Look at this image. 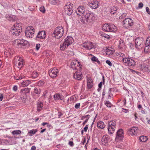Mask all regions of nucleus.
<instances>
[{"mask_svg":"<svg viewBox=\"0 0 150 150\" xmlns=\"http://www.w3.org/2000/svg\"><path fill=\"white\" fill-rule=\"evenodd\" d=\"M95 18V16L93 13L87 12L84 15L81 17L80 20L83 23H90L93 22Z\"/></svg>","mask_w":150,"mask_h":150,"instance_id":"obj_1","label":"nucleus"},{"mask_svg":"<svg viewBox=\"0 0 150 150\" xmlns=\"http://www.w3.org/2000/svg\"><path fill=\"white\" fill-rule=\"evenodd\" d=\"M74 40L71 36H68L60 45V48L62 50H64L73 42Z\"/></svg>","mask_w":150,"mask_h":150,"instance_id":"obj_2","label":"nucleus"},{"mask_svg":"<svg viewBox=\"0 0 150 150\" xmlns=\"http://www.w3.org/2000/svg\"><path fill=\"white\" fill-rule=\"evenodd\" d=\"M14 45L19 48H25L29 45V42L27 41L20 39H17L13 42Z\"/></svg>","mask_w":150,"mask_h":150,"instance_id":"obj_3","label":"nucleus"},{"mask_svg":"<svg viewBox=\"0 0 150 150\" xmlns=\"http://www.w3.org/2000/svg\"><path fill=\"white\" fill-rule=\"evenodd\" d=\"M22 24L17 23H15L11 28V32L16 36L18 35L22 31Z\"/></svg>","mask_w":150,"mask_h":150,"instance_id":"obj_4","label":"nucleus"},{"mask_svg":"<svg viewBox=\"0 0 150 150\" xmlns=\"http://www.w3.org/2000/svg\"><path fill=\"white\" fill-rule=\"evenodd\" d=\"M102 30L105 32H115L116 31V27L113 24L105 23L103 26Z\"/></svg>","mask_w":150,"mask_h":150,"instance_id":"obj_5","label":"nucleus"},{"mask_svg":"<svg viewBox=\"0 0 150 150\" xmlns=\"http://www.w3.org/2000/svg\"><path fill=\"white\" fill-rule=\"evenodd\" d=\"M13 62L15 66L20 69L24 65V62L23 59L19 56H16L13 60Z\"/></svg>","mask_w":150,"mask_h":150,"instance_id":"obj_6","label":"nucleus"},{"mask_svg":"<svg viewBox=\"0 0 150 150\" xmlns=\"http://www.w3.org/2000/svg\"><path fill=\"white\" fill-rule=\"evenodd\" d=\"M73 5L70 2H68L64 7V12L66 14L69 16L72 13Z\"/></svg>","mask_w":150,"mask_h":150,"instance_id":"obj_7","label":"nucleus"},{"mask_svg":"<svg viewBox=\"0 0 150 150\" xmlns=\"http://www.w3.org/2000/svg\"><path fill=\"white\" fill-rule=\"evenodd\" d=\"M122 61L124 64L129 67H133L135 64V62L132 58L129 57H126L122 59Z\"/></svg>","mask_w":150,"mask_h":150,"instance_id":"obj_8","label":"nucleus"},{"mask_svg":"<svg viewBox=\"0 0 150 150\" xmlns=\"http://www.w3.org/2000/svg\"><path fill=\"white\" fill-rule=\"evenodd\" d=\"M64 34V30L61 26H58L55 29L54 34V36L57 38H61Z\"/></svg>","mask_w":150,"mask_h":150,"instance_id":"obj_9","label":"nucleus"},{"mask_svg":"<svg viewBox=\"0 0 150 150\" xmlns=\"http://www.w3.org/2000/svg\"><path fill=\"white\" fill-rule=\"evenodd\" d=\"M35 33V29L32 26H29L27 27L25 32V36L27 38H33Z\"/></svg>","mask_w":150,"mask_h":150,"instance_id":"obj_10","label":"nucleus"},{"mask_svg":"<svg viewBox=\"0 0 150 150\" xmlns=\"http://www.w3.org/2000/svg\"><path fill=\"white\" fill-rule=\"evenodd\" d=\"M123 23V25L125 28L127 29H128L133 25L134 22L131 18H127L124 20Z\"/></svg>","mask_w":150,"mask_h":150,"instance_id":"obj_11","label":"nucleus"},{"mask_svg":"<svg viewBox=\"0 0 150 150\" xmlns=\"http://www.w3.org/2000/svg\"><path fill=\"white\" fill-rule=\"evenodd\" d=\"M87 12L86 8L83 6H79L76 11V14L78 16L84 15Z\"/></svg>","mask_w":150,"mask_h":150,"instance_id":"obj_12","label":"nucleus"},{"mask_svg":"<svg viewBox=\"0 0 150 150\" xmlns=\"http://www.w3.org/2000/svg\"><path fill=\"white\" fill-rule=\"evenodd\" d=\"M123 130L122 129L118 130L116 134V137L115 140L117 142H122L124 137Z\"/></svg>","mask_w":150,"mask_h":150,"instance_id":"obj_13","label":"nucleus"},{"mask_svg":"<svg viewBox=\"0 0 150 150\" xmlns=\"http://www.w3.org/2000/svg\"><path fill=\"white\" fill-rule=\"evenodd\" d=\"M138 68L145 74L147 73L150 71V68L146 64H139L138 66Z\"/></svg>","mask_w":150,"mask_h":150,"instance_id":"obj_14","label":"nucleus"},{"mask_svg":"<svg viewBox=\"0 0 150 150\" xmlns=\"http://www.w3.org/2000/svg\"><path fill=\"white\" fill-rule=\"evenodd\" d=\"M144 40L142 38H137L135 40V46L138 49H139L143 46Z\"/></svg>","mask_w":150,"mask_h":150,"instance_id":"obj_15","label":"nucleus"},{"mask_svg":"<svg viewBox=\"0 0 150 150\" xmlns=\"http://www.w3.org/2000/svg\"><path fill=\"white\" fill-rule=\"evenodd\" d=\"M71 67L74 70H78L81 69L82 65L79 61L75 60L71 62Z\"/></svg>","mask_w":150,"mask_h":150,"instance_id":"obj_16","label":"nucleus"},{"mask_svg":"<svg viewBox=\"0 0 150 150\" xmlns=\"http://www.w3.org/2000/svg\"><path fill=\"white\" fill-rule=\"evenodd\" d=\"M139 130L138 128L136 127H133L128 129L127 132L128 133L132 136L137 135L138 133Z\"/></svg>","mask_w":150,"mask_h":150,"instance_id":"obj_17","label":"nucleus"},{"mask_svg":"<svg viewBox=\"0 0 150 150\" xmlns=\"http://www.w3.org/2000/svg\"><path fill=\"white\" fill-rule=\"evenodd\" d=\"M59 71L56 68H54L50 69L49 71V74L50 76L52 78L56 77L57 76V74L58 73Z\"/></svg>","mask_w":150,"mask_h":150,"instance_id":"obj_18","label":"nucleus"},{"mask_svg":"<svg viewBox=\"0 0 150 150\" xmlns=\"http://www.w3.org/2000/svg\"><path fill=\"white\" fill-rule=\"evenodd\" d=\"M95 46L94 43L90 42H85L83 43L82 47L91 50Z\"/></svg>","mask_w":150,"mask_h":150,"instance_id":"obj_19","label":"nucleus"},{"mask_svg":"<svg viewBox=\"0 0 150 150\" xmlns=\"http://www.w3.org/2000/svg\"><path fill=\"white\" fill-rule=\"evenodd\" d=\"M81 69H79L76 71L74 75V77L76 79L79 80L81 79L82 75V72L81 71Z\"/></svg>","mask_w":150,"mask_h":150,"instance_id":"obj_20","label":"nucleus"},{"mask_svg":"<svg viewBox=\"0 0 150 150\" xmlns=\"http://www.w3.org/2000/svg\"><path fill=\"white\" fill-rule=\"evenodd\" d=\"M110 140V137L108 135L106 134L103 136L101 139L103 145H108Z\"/></svg>","mask_w":150,"mask_h":150,"instance_id":"obj_21","label":"nucleus"},{"mask_svg":"<svg viewBox=\"0 0 150 150\" xmlns=\"http://www.w3.org/2000/svg\"><path fill=\"white\" fill-rule=\"evenodd\" d=\"M98 2L96 0H93L89 4V6L92 9H96L98 6Z\"/></svg>","mask_w":150,"mask_h":150,"instance_id":"obj_22","label":"nucleus"},{"mask_svg":"<svg viewBox=\"0 0 150 150\" xmlns=\"http://www.w3.org/2000/svg\"><path fill=\"white\" fill-rule=\"evenodd\" d=\"M46 37L45 32L44 31H41L39 32L36 38L43 39Z\"/></svg>","mask_w":150,"mask_h":150,"instance_id":"obj_23","label":"nucleus"},{"mask_svg":"<svg viewBox=\"0 0 150 150\" xmlns=\"http://www.w3.org/2000/svg\"><path fill=\"white\" fill-rule=\"evenodd\" d=\"M54 100H63L64 99V96L59 93H56L54 95Z\"/></svg>","mask_w":150,"mask_h":150,"instance_id":"obj_24","label":"nucleus"},{"mask_svg":"<svg viewBox=\"0 0 150 150\" xmlns=\"http://www.w3.org/2000/svg\"><path fill=\"white\" fill-rule=\"evenodd\" d=\"M32 81V80H25L21 83V86L23 87L27 86L31 83Z\"/></svg>","mask_w":150,"mask_h":150,"instance_id":"obj_25","label":"nucleus"},{"mask_svg":"<svg viewBox=\"0 0 150 150\" xmlns=\"http://www.w3.org/2000/svg\"><path fill=\"white\" fill-rule=\"evenodd\" d=\"M87 85L88 88L90 89L92 88L93 85L92 82V80L90 78H88L87 79Z\"/></svg>","mask_w":150,"mask_h":150,"instance_id":"obj_26","label":"nucleus"},{"mask_svg":"<svg viewBox=\"0 0 150 150\" xmlns=\"http://www.w3.org/2000/svg\"><path fill=\"white\" fill-rule=\"evenodd\" d=\"M25 77V74L23 73H21L18 74V76H15L14 78L15 79L17 80H20L24 78Z\"/></svg>","mask_w":150,"mask_h":150,"instance_id":"obj_27","label":"nucleus"},{"mask_svg":"<svg viewBox=\"0 0 150 150\" xmlns=\"http://www.w3.org/2000/svg\"><path fill=\"white\" fill-rule=\"evenodd\" d=\"M97 127L100 129H104L105 126L104 122L102 121H99L97 124Z\"/></svg>","mask_w":150,"mask_h":150,"instance_id":"obj_28","label":"nucleus"},{"mask_svg":"<svg viewBox=\"0 0 150 150\" xmlns=\"http://www.w3.org/2000/svg\"><path fill=\"white\" fill-rule=\"evenodd\" d=\"M76 98L75 96H71L70 98H68L67 100V101L69 103H74L76 101Z\"/></svg>","mask_w":150,"mask_h":150,"instance_id":"obj_29","label":"nucleus"},{"mask_svg":"<svg viewBox=\"0 0 150 150\" xmlns=\"http://www.w3.org/2000/svg\"><path fill=\"white\" fill-rule=\"evenodd\" d=\"M116 126L108 127V133L110 134H112L114 132Z\"/></svg>","mask_w":150,"mask_h":150,"instance_id":"obj_30","label":"nucleus"},{"mask_svg":"<svg viewBox=\"0 0 150 150\" xmlns=\"http://www.w3.org/2000/svg\"><path fill=\"white\" fill-rule=\"evenodd\" d=\"M118 47L120 49H122L123 50H124L125 49V46L122 40H120L119 41V44Z\"/></svg>","mask_w":150,"mask_h":150,"instance_id":"obj_31","label":"nucleus"},{"mask_svg":"<svg viewBox=\"0 0 150 150\" xmlns=\"http://www.w3.org/2000/svg\"><path fill=\"white\" fill-rule=\"evenodd\" d=\"M115 52L114 50L111 49L110 48H107L106 51V54L108 55H112Z\"/></svg>","mask_w":150,"mask_h":150,"instance_id":"obj_32","label":"nucleus"},{"mask_svg":"<svg viewBox=\"0 0 150 150\" xmlns=\"http://www.w3.org/2000/svg\"><path fill=\"white\" fill-rule=\"evenodd\" d=\"M139 140L140 142H145L148 140V138L146 136H140Z\"/></svg>","mask_w":150,"mask_h":150,"instance_id":"obj_33","label":"nucleus"},{"mask_svg":"<svg viewBox=\"0 0 150 150\" xmlns=\"http://www.w3.org/2000/svg\"><path fill=\"white\" fill-rule=\"evenodd\" d=\"M37 110L38 111H40L42 108L43 106L42 103L41 102H38L37 103Z\"/></svg>","mask_w":150,"mask_h":150,"instance_id":"obj_34","label":"nucleus"},{"mask_svg":"<svg viewBox=\"0 0 150 150\" xmlns=\"http://www.w3.org/2000/svg\"><path fill=\"white\" fill-rule=\"evenodd\" d=\"M37 131V129H33L29 131L28 132V134H29L30 136H31L35 134Z\"/></svg>","mask_w":150,"mask_h":150,"instance_id":"obj_35","label":"nucleus"},{"mask_svg":"<svg viewBox=\"0 0 150 150\" xmlns=\"http://www.w3.org/2000/svg\"><path fill=\"white\" fill-rule=\"evenodd\" d=\"M117 8L113 6L111 8L110 12L111 14H114L116 13L117 11Z\"/></svg>","mask_w":150,"mask_h":150,"instance_id":"obj_36","label":"nucleus"},{"mask_svg":"<svg viewBox=\"0 0 150 150\" xmlns=\"http://www.w3.org/2000/svg\"><path fill=\"white\" fill-rule=\"evenodd\" d=\"M116 126V123L115 121L112 120L108 122V127Z\"/></svg>","mask_w":150,"mask_h":150,"instance_id":"obj_37","label":"nucleus"},{"mask_svg":"<svg viewBox=\"0 0 150 150\" xmlns=\"http://www.w3.org/2000/svg\"><path fill=\"white\" fill-rule=\"evenodd\" d=\"M144 52L146 53L150 52V45H147L145 44Z\"/></svg>","mask_w":150,"mask_h":150,"instance_id":"obj_38","label":"nucleus"},{"mask_svg":"<svg viewBox=\"0 0 150 150\" xmlns=\"http://www.w3.org/2000/svg\"><path fill=\"white\" fill-rule=\"evenodd\" d=\"M100 35L104 38H105L107 39H110L111 37V36L107 34L104 33H100Z\"/></svg>","mask_w":150,"mask_h":150,"instance_id":"obj_39","label":"nucleus"},{"mask_svg":"<svg viewBox=\"0 0 150 150\" xmlns=\"http://www.w3.org/2000/svg\"><path fill=\"white\" fill-rule=\"evenodd\" d=\"M39 75L38 73L36 71H33L31 74V77L33 79L37 77Z\"/></svg>","mask_w":150,"mask_h":150,"instance_id":"obj_40","label":"nucleus"},{"mask_svg":"<svg viewBox=\"0 0 150 150\" xmlns=\"http://www.w3.org/2000/svg\"><path fill=\"white\" fill-rule=\"evenodd\" d=\"M91 60L93 62H96L99 64L100 63V62L98 60V59L95 56H93L91 59Z\"/></svg>","mask_w":150,"mask_h":150,"instance_id":"obj_41","label":"nucleus"},{"mask_svg":"<svg viewBox=\"0 0 150 150\" xmlns=\"http://www.w3.org/2000/svg\"><path fill=\"white\" fill-rule=\"evenodd\" d=\"M11 133L13 135L19 134L21 133V131L19 130H15L13 131Z\"/></svg>","mask_w":150,"mask_h":150,"instance_id":"obj_42","label":"nucleus"},{"mask_svg":"<svg viewBox=\"0 0 150 150\" xmlns=\"http://www.w3.org/2000/svg\"><path fill=\"white\" fill-rule=\"evenodd\" d=\"M117 56H119L120 57H121L123 58H125L126 57H125V54L123 52H119L118 53Z\"/></svg>","mask_w":150,"mask_h":150,"instance_id":"obj_43","label":"nucleus"},{"mask_svg":"<svg viewBox=\"0 0 150 150\" xmlns=\"http://www.w3.org/2000/svg\"><path fill=\"white\" fill-rule=\"evenodd\" d=\"M29 92V89L28 88H26L24 89H22L21 90V92L25 94L26 93H28Z\"/></svg>","mask_w":150,"mask_h":150,"instance_id":"obj_44","label":"nucleus"},{"mask_svg":"<svg viewBox=\"0 0 150 150\" xmlns=\"http://www.w3.org/2000/svg\"><path fill=\"white\" fill-rule=\"evenodd\" d=\"M60 0H52L51 1V4L53 5H55L59 3Z\"/></svg>","mask_w":150,"mask_h":150,"instance_id":"obj_45","label":"nucleus"},{"mask_svg":"<svg viewBox=\"0 0 150 150\" xmlns=\"http://www.w3.org/2000/svg\"><path fill=\"white\" fill-rule=\"evenodd\" d=\"M145 44L147 45H150V37L147 38Z\"/></svg>","mask_w":150,"mask_h":150,"instance_id":"obj_46","label":"nucleus"},{"mask_svg":"<svg viewBox=\"0 0 150 150\" xmlns=\"http://www.w3.org/2000/svg\"><path fill=\"white\" fill-rule=\"evenodd\" d=\"M35 92L37 94H40V89H38L37 88H35L34 89Z\"/></svg>","mask_w":150,"mask_h":150,"instance_id":"obj_47","label":"nucleus"},{"mask_svg":"<svg viewBox=\"0 0 150 150\" xmlns=\"http://www.w3.org/2000/svg\"><path fill=\"white\" fill-rule=\"evenodd\" d=\"M105 104L108 107H110L111 106V104L109 101H106L105 103Z\"/></svg>","mask_w":150,"mask_h":150,"instance_id":"obj_48","label":"nucleus"},{"mask_svg":"<svg viewBox=\"0 0 150 150\" xmlns=\"http://www.w3.org/2000/svg\"><path fill=\"white\" fill-rule=\"evenodd\" d=\"M52 53L50 51H48L47 52L46 56L47 58H49L52 55Z\"/></svg>","mask_w":150,"mask_h":150,"instance_id":"obj_49","label":"nucleus"},{"mask_svg":"<svg viewBox=\"0 0 150 150\" xmlns=\"http://www.w3.org/2000/svg\"><path fill=\"white\" fill-rule=\"evenodd\" d=\"M40 11L41 12L44 13L45 12V9L44 6L41 7L40 8Z\"/></svg>","mask_w":150,"mask_h":150,"instance_id":"obj_50","label":"nucleus"},{"mask_svg":"<svg viewBox=\"0 0 150 150\" xmlns=\"http://www.w3.org/2000/svg\"><path fill=\"white\" fill-rule=\"evenodd\" d=\"M111 89H110L109 90V91L108 92V99H110L112 97V95L110 93V91H111Z\"/></svg>","mask_w":150,"mask_h":150,"instance_id":"obj_51","label":"nucleus"},{"mask_svg":"<svg viewBox=\"0 0 150 150\" xmlns=\"http://www.w3.org/2000/svg\"><path fill=\"white\" fill-rule=\"evenodd\" d=\"M44 83L43 81H38V85L39 86H41L43 85Z\"/></svg>","mask_w":150,"mask_h":150,"instance_id":"obj_52","label":"nucleus"},{"mask_svg":"<svg viewBox=\"0 0 150 150\" xmlns=\"http://www.w3.org/2000/svg\"><path fill=\"white\" fill-rule=\"evenodd\" d=\"M40 44H37L36 45L35 49L37 51H38L40 48Z\"/></svg>","mask_w":150,"mask_h":150,"instance_id":"obj_53","label":"nucleus"},{"mask_svg":"<svg viewBox=\"0 0 150 150\" xmlns=\"http://www.w3.org/2000/svg\"><path fill=\"white\" fill-rule=\"evenodd\" d=\"M80 106V103H78L75 104L74 107L76 109H78L79 108Z\"/></svg>","mask_w":150,"mask_h":150,"instance_id":"obj_54","label":"nucleus"},{"mask_svg":"<svg viewBox=\"0 0 150 150\" xmlns=\"http://www.w3.org/2000/svg\"><path fill=\"white\" fill-rule=\"evenodd\" d=\"M122 111L124 112L127 113L129 112V110L127 109H124L123 108H122Z\"/></svg>","mask_w":150,"mask_h":150,"instance_id":"obj_55","label":"nucleus"},{"mask_svg":"<svg viewBox=\"0 0 150 150\" xmlns=\"http://www.w3.org/2000/svg\"><path fill=\"white\" fill-rule=\"evenodd\" d=\"M18 86L16 85H15L13 86V91H16L17 90Z\"/></svg>","mask_w":150,"mask_h":150,"instance_id":"obj_56","label":"nucleus"},{"mask_svg":"<svg viewBox=\"0 0 150 150\" xmlns=\"http://www.w3.org/2000/svg\"><path fill=\"white\" fill-rule=\"evenodd\" d=\"M106 63L108 64L110 66H112V63L109 60H107L106 61Z\"/></svg>","mask_w":150,"mask_h":150,"instance_id":"obj_57","label":"nucleus"},{"mask_svg":"<svg viewBox=\"0 0 150 150\" xmlns=\"http://www.w3.org/2000/svg\"><path fill=\"white\" fill-rule=\"evenodd\" d=\"M21 100H22V101L23 102V103H25V101L26 100V98L25 97H21Z\"/></svg>","mask_w":150,"mask_h":150,"instance_id":"obj_58","label":"nucleus"},{"mask_svg":"<svg viewBox=\"0 0 150 150\" xmlns=\"http://www.w3.org/2000/svg\"><path fill=\"white\" fill-rule=\"evenodd\" d=\"M88 125H87L83 129V131H85V132H86L87 131V130L88 128Z\"/></svg>","mask_w":150,"mask_h":150,"instance_id":"obj_59","label":"nucleus"},{"mask_svg":"<svg viewBox=\"0 0 150 150\" xmlns=\"http://www.w3.org/2000/svg\"><path fill=\"white\" fill-rule=\"evenodd\" d=\"M68 144L71 146H74L73 142L72 141H69Z\"/></svg>","mask_w":150,"mask_h":150,"instance_id":"obj_60","label":"nucleus"},{"mask_svg":"<svg viewBox=\"0 0 150 150\" xmlns=\"http://www.w3.org/2000/svg\"><path fill=\"white\" fill-rule=\"evenodd\" d=\"M146 11L148 13V14L150 15V10L149 8L148 7H147L146 8Z\"/></svg>","mask_w":150,"mask_h":150,"instance_id":"obj_61","label":"nucleus"},{"mask_svg":"<svg viewBox=\"0 0 150 150\" xmlns=\"http://www.w3.org/2000/svg\"><path fill=\"white\" fill-rule=\"evenodd\" d=\"M58 117L60 118L62 115V114L61 112H59L58 113Z\"/></svg>","mask_w":150,"mask_h":150,"instance_id":"obj_62","label":"nucleus"},{"mask_svg":"<svg viewBox=\"0 0 150 150\" xmlns=\"http://www.w3.org/2000/svg\"><path fill=\"white\" fill-rule=\"evenodd\" d=\"M3 95L2 94H0V101H2L3 98Z\"/></svg>","mask_w":150,"mask_h":150,"instance_id":"obj_63","label":"nucleus"},{"mask_svg":"<svg viewBox=\"0 0 150 150\" xmlns=\"http://www.w3.org/2000/svg\"><path fill=\"white\" fill-rule=\"evenodd\" d=\"M36 149V147L35 146H33L31 147V150H35Z\"/></svg>","mask_w":150,"mask_h":150,"instance_id":"obj_64","label":"nucleus"}]
</instances>
